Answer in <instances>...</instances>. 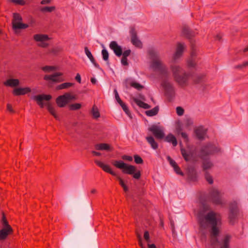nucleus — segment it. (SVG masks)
Returning <instances> with one entry per match:
<instances>
[{
  "label": "nucleus",
  "mask_w": 248,
  "mask_h": 248,
  "mask_svg": "<svg viewBox=\"0 0 248 248\" xmlns=\"http://www.w3.org/2000/svg\"><path fill=\"white\" fill-rule=\"evenodd\" d=\"M92 114L93 116L95 119H97L100 116V112L97 107L95 105L93 106L92 109Z\"/></svg>",
  "instance_id": "7c9ffc66"
},
{
  "label": "nucleus",
  "mask_w": 248,
  "mask_h": 248,
  "mask_svg": "<svg viewBox=\"0 0 248 248\" xmlns=\"http://www.w3.org/2000/svg\"><path fill=\"white\" fill-rule=\"evenodd\" d=\"M109 47L113 50L117 56L120 57L122 55V49L116 42L111 41L109 44Z\"/></svg>",
  "instance_id": "dca6fc26"
},
{
  "label": "nucleus",
  "mask_w": 248,
  "mask_h": 248,
  "mask_svg": "<svg viewBox=\"0 0 248 248\" xmlns=\"http://www.w3.org/2000/svg\"><path fill=\"white\" fill-rule=\"evenodd\" d=\"M174 170L177 174H180L181 175H183V173L181 171L180 168L179 167L178 165L174 167Z\"/></svg>",
  "instance_id": "5fc2aeb1"
},
{
  "label": "nucleus",
  "mask_w": 248,
  "mask_h": 248,
  "mask_svg": "<svg viewBox=\"0 0 248 248\" xmlns=\"http://www.w3.org/2000/svg\"><path fill=\"white\" fill-rule=\"evenodd\" d=\"M122 158L124 160H127L128 161H131L133 160V158L132 156L127 155H124L122 156Z\"/></svg>",
  "instance_id": "13d9d810"
},
{
  "label": "nucleus",
  "mask_w": 248,
  "mask_h": 248,
  "mask_svg": "<svg viewBox=\"0 0 248 248\" xmlns=\"http://www.w3.org/2000/svg\"><path fill=\"white\" fill-rule=\"evenodd\" d=\"M230 239L231 236L229 235H226L223 240V246L221 248H228Z\"/></svg>",
  "instance_id": "473e14b6"
},
{
  "label": "nucleus",
  "mask_w": 248,
  "mask_h": 248,
  "mask_svg": "<svg viewBox=\"0 0 248 248\" xmlns=\"http://www.w3.org/2000/svg\"><path fill=\"white\" fill-rule=\"evenodd\" d=\"M7 109L8 111H9L10 112H11L12 113H14L15 112L14 109L12 108V105L10 104H8L7 105Z\"/></svg>",
  "instance_id": "e2e57ef3"
},
{
  "label": "nucleus",
  "mask_w": 248,
  "mask_h": 248,
  "mask_svg": "<svg viewBox=\"0 0 248 248\" xmlns=\"http://www.w3.org/2000/svg\"><path fill=\"white\" fill-rule=\"evenodd\" d=\"M75 79L77 80V81L78 82H79V83L81 82V77H80V75L79 74H77Z\"/></svg>",
  "instance_id": "0e129e2a"
},
{
  "label": "nucleus",
  "mask_w": 248,
  "mask_h": 248,
  "mask_svg": "<svg viewBox=\"0 0 248 248\" xmlns=\"http://www.w3.org/2000/svg\"><path fill=\"white\" fill-rule=\"evenodd\" d=\"M22 20V18L19 14L17 13L13 14L12 25L14 30L24 29L29 27L28 24L21 23Z\"/></svg>",
  "instance_id": "423d86ee"
},
{
  "label": "nucleus",
  "mask_w": 248,
  "mask_h": 248,
  "mask_svg": "<svg viewBox=\"0 0 248 248\" xmlns=\"http://www.w3.org/2000/svg\"><path fill=\"white\" fill-rule=\"evenodd\" d=\"M117 179L119 181V184L123 188V189L125 192H127L128 191V187L127 186L124 184L123 180L119 176H117Z\"/></svg>",
  "instance_id": "72a5a7b5"
},
{
  "label": "nucleus",
  "mask_w": 248,
  "mask_h": 248,
  "mask_svg": "<svg viewBox=\"0 0 248 248\" xmlns=\"http://www.w3.org/2000/svg\"><path fill=\"white\" fill-rule=\"evenodd\" d=\"M185 46L184 43H178L177 44L176 51L173 55V60L176 61L181 57L183 53Z\"/></svg>",
  "instance_id": "2eb2a0df"
},
{
  "label": "nucleus",
  "mask_w": 248,
  "mask_h": 248,
  "mask_svg": "<svg viewBox=\"0 0 248 248\" xmlns=\"http://www.w3.org/2000/svg\"><path fill=\"white\" fill-rule=\"evenodd\" d=\"M4 85L9 87H16L19 84V81L17 79H9L4 82Z\"/></svg>",
  "instance_id": "b1692460"
},
{
  "label": "nucleus",
  "mask_w": 248,
  "mask_h": 248,
  "mask_svg": "<svg viewBox=\"0 0 248 248\" xmlns=\"http://www.w3.org/2000/svg\"><path fill=\"white\" fill-rule=\"evenodd\" d=\"M31 92L29 87L15 88L13 91V94L16 96H19L26 94Z\"/></svg>",
  "instance_id": "a211bd4d"
},
{
  "label": "nucleus",
  "mask_w": 248,
  "mask_h": 248,
  "mask_svg": "<svg viewBox=\"0 0 248 248\" xmlns=\"http://www.w3.org/2000/svg\"><path fill=\"white\" fill-rule=\"evenodd\" d=\"M176 113L178 115L182 116L184 113V109L181 107H177L176 108Z\"/></svg>",
  "instance_id": "8fccbe9b"
},
{
  "label": "nucleus",
  "mask_w": 248,
  "mask_h": 248,
  "mask_svg": "<svg viewBox=\"0 0 248 248\" xmlns=\"http://www.w3.org/2000/svg\"><path fill=\"white\" fill-rule=\"evenodd\" d=\"M135 162L138 164H142L143 162V159L140 156L136 155H134Z\"/></svg>",
  "instance_id": "37998d69"
},
{
  "label": "nucleus",
  "mask_w": 248,
  "mask_h": 248,
  "mask_svg": "<svg viewBox=\"0 0 248 248\" xmlns=\"http://www.w3.org/2000/svg\"><path fill=\"white\" fill-rule=\"evenodd\" d=\"M94 162L97 166L101 168L105 172L108 173L113 176H116V173L111 170V168L108 165L104 164L103 162L98 160H95Z\"/></svg>",
  "instance_id": "f3484780"
},
{
  "label": "nucleus",
  "mask_w": 248,
  "mask_h": 248,
  "mask_svg": "<svg viewBox=\"0 0 248 248\" xmlns=\"http://www.w3.org/2000/svg\"><path fill=\"white\" fill-rule=\"evenodd\" d=\"M33 39L36 42H40L38 46L40 47L45 48L48 46V44L45 42L46 41L49 40V37L47 35L41 34H35L33 36Z\"/></svg>",
  "instance_id": "9d476101"
},
{
  "label": "nucleus",
  "mask_w": 248,
  "mask_h": 248,
  "mask_svg": "<svg viewBox=\"0 0 248 248\" xmlns=\"http://www.w3.org/2000/svg\"><path fill=\"white\" fill-rule=\"evenodd\" d=\"M113 165L116 168L122 170L124 174L132 175L133 178L139 179L141 177L140 170H138L134 166L125 163L122 160H116L113 163Z\"/></svg>",
  "instance_id": "20e7f679"
},
{
  "label": "nucleus",
  "mask_w": 248,
  "mask_h": 248,
  "mask_svg": "<svg viewBox=\"0 0 248 248\" xmlns=\"http://www.w3.org/2000/svg\"><path fill=\"white\" fill-rule=\"evenodd\" d=\"M102 56H103V59L105 61L107 62V63H108V62L109 54H108V51L106 49H103L102 50Z\"/></svg>",
  "instance_id": "c9c22d12"
},
{
  "label": "nucleus",
  "mask_w": 248,
  "mask_h": 248,
  "mask_svg": "<svg viewBox=\"0 0 248 248\" xmlns=\"http://www.w3.org/2000/svg\"><path fill=\"white\" fill-rule=\"evenodd\" d=\"M13 230L12 227L2 228L0 230V240H4L6 239L8 235L13 233Z\"/></svg>",
  "instance_id": "aec40b11"
},
{
  "label": "nucleus",
  "mask_w": 248,
  "mask_h": 248,
  "mask_svg": "<svg viewBox=\"0 0 248 248\" xmlns=\"http://www.w3.org/2000/svg\"><path fill=\"white\" fill-rule=\"evenodd\" d=\"M127 58V57L122 56V58L121 59V63L122 65L124 66H127L128 65Z\"/></svg>",
  "instance_id": "603ef678"
},
{
  "label": "nucleus",
  "mask_w": 248,
  "mask_h": 248,
  "mask_svg": "<svg viewBox=\"0 0 248 248\" xmlns=\"http://www.w3.org/2000/svg\"><path fill=\"white\" fill-rule=\"evenodd\" d=\"M195 133L199 140H202L204 139L206 131L203 127H199L195 130Z\"/></svg>",
  "instance_id": "4be33fe9"
},
{
  "label": "nucleus",
  "mask_w": 248,
  "mask_h": 248,
  "mask_svg": "<svg viewBox=\"0 0 248 248\" xmlns=\"http://www.w3.org/2000/svg\"><path fill=\"white\" fill-rule=\"evenodd\" d=\"M131 50L130 49H127L124 51V52H122V56L127 57L129 56L131 53Z\"/></svg>",
  "instance_id": "4d7b16f0"
},
{
  "label": "nucleus",
  "mask_w": 248,
  "mask_h": 248,
  "mask_svg": "<svg viewBox=\"0 0 248 248\" xmlns=\"http://www.w3.org/2000/svg\"><path fill=\"white\" fill-rule=\"evenodd\" d=\"M130 86L138 90H141L142 89L144 88L143 86L141 85L139 83L136 82H132L130 83Z\"/></svg>",
  "instance_id": "4c0bfd02"
},
{
  "label": "nucleus",
  "mask_w": 248,
  "mask_h": 248,
  "mask_svg": "<svg viewBox=\"0 0 248 248\" xmlns=\"http://www.w3.org/2000/svg\"><path fill=\"white\" fill-rule=\"evenodd\" d=\"M133 100L134 102L140 108H143L144 109H148L150 108V106L149 105L143 102L141 100H139L137 98H134Z\"/></svg>",
  "instance_id": "c85d7f7f"
},
{
  "label": "nucleus",
  "mask_w": 248,
  "mask_h": 248,
  "mask_svg": "<svg viewBox=\"0 0 248 248\" xmlns=\"http://www.w3.org/2000/svg\"><path fill=\"white\" fill-rule=\"evenodd\" d=\"M1 222L3 225V228H8V227H11L8 224L5 216L3 215L2 217Z\"/></svg>",
  "instance_id": "a18cd8bd"
},
{
  "label": "nucleus",
  "mask_w": 248,
  "mask_h": 248,
  "mask_svg": "<svg viewBox=\"0 0 248 248\" xmlns=\"http://www.w3.org/2000/svg\"><path fill=\"white\" fill-rule=\"evenodd\" d=\"M159 111L158 106L155 107L153 109L147 110L145 112L146 114L148 116H153L156 115Z\"/></svg>",
  "instance_id": "c756f323"
},
{
  "label": "nucleus",
  "mask_w": 248,
  "mask_h": 248,
  "mask_svg": "<svg viewBox=\"0 0 248 248\" xmlns=\"http://www.w3.org/2000/svg\"><path fill=\"white\" fill-rule=\"evenodd\" d=\"M238 212V209L237 207V203L236 202L234 201L230 205V214L229 218L231 224H234Z\"/></svg>",
  "instance_id": "6e6552de"
},
{
  "label": "nucleus",
  "mask_w": 248,
  "mask_h": 248,
  "mask_svg": "<svg viewBox=\"0 0 248 248\" xmlns=\"http://www.w3.org/2000/svg\"><path fill=\"white\" fill-rule=\"evenodd\" d=\"M247 66H248V61L244 62L242 64L237 65L236 67L242 68H243L244 67H247Z\"/></svg>",
  "instance_id": "052dcab7"
},
{
  "label": "nucleus",
  "mask_w": 248,
  "mask_h": 248,
  "mask_svg": "<svg viewBox=\"0 0 248 248\" xmlns=\"http://www.w3.org/2000/svg\"><path fill=\"white\" fill-rule=\"evenodd\" d=\"M168 160L170 162V164L171 165V166L174 168V167H175L176 166H177V164L175 162V161L172 159L170 157V156H168Z\"/></svg>",
  "instance_id": "6e6d98bb"
},
{
  "label": "nucleus",
  "mask_w": 248,
  "mask_h": 248,
  "mask_svg": "<svg viewBox=\"0 0 248 248\" xmlns=\"http://www.w3.org/2000/svg\"><path fill=\"white\" fill-rule=\"evenodd\" d=\"M188 178L189 179H190L191 180L193 181H194L196 180L197 176H196V172L194 170H192L191 174L189 173L188 174Z\"/></svg>",
  "instance_id": "09e8293b"
},
{
  "label": "nucleus",
  "mask_w": 248,
  "mask_h": 248,
  "mask_svg": "<svg viewBox=\"0 0 248 248\" xmlns=\"http://www.w3.org/2000/svg\"><path fill=\"white\" fill-rule=\"evenodd\" d=\"M119 105L121 106V107L122 108L124 111L125 112V113L128 116H130V113L127 106L123 102H122V103L119 104Z\"/></svg>",
  "instance_id": "ea45409f"
},
{
  "label": "nucleus",
  "mask_w": 248,
  "mask_h": 248,
  "mask_svg": "<svg viewBox=\"0 0 248 248\" xmlns=\"http://www.w3.org/2000/svg\"><path fill=\"white\" fill-rule=\"evenodd\" d=\"M205 178L206 181L209 183V184H213V179L212 178V177L209 174V173L207 171H206L205 172Z\"/></svg>",
  "instance_id": "79ce46f5"
},
{
  "label": "nucleus",
  "mask_w": 248,
  "mask_h": 248,
  "mask_svg": "<svg viewBox=\"0 0 248 248\" xmlns=\"http://www.w3.org/2000/svg\"><path fill=\"white\" fill-rule=\"evenodd\" d=\"M204 76H205L202 74L196 76L193 79L194 83L198 84L202 82Z\"/></svg>",
  "instance_id": "e433bc0d"
},
{
  "label": "nucleus",
  "mask_w": 248,
  "mask_h": 248,
  "mask_svg": "<svg viewBox=\"0 0 248 248\" xmlns=\"http://www.w3.org/2000/svg\"><path fill=\"white\" fill-rule=\"evenodd\" d=\"M146 139L148 142L150 144L152 148L155 150L157 149L158 148V144L157 143L155 140V139L152 136L150 137H147L146 138Z\"/></svg>",
  "instance_id": "cd10ccee"
},
{
  "label": "nucleus",
  "mask_w": 248,
  "mask_h": 248,
  "mask_svg": "<svg viewBox=\"0 0 248 248\" xmlns=\"http://www.w3.org/2000/svg\"><path fill=\"white\" fill-rule=\"evenodd\" d=\"M62 48L61 47L57 46V47L53 48L51 49L50 52L53 53L54 55H57L60 52H61L62 51Z\"/></svg>",
  "instance_id": "de8ad7c7"
},
{
  "label": "nucleus",
  "mask_w": 248,
  "mask_h": 248,
  "mask_svg": "<svg viewBox=\"0 0 248 248\" xmlns=\"http://www.w3.org/2000/svg\"><path fill=\"white\" fill-rule=\"evenodd\" d=\"M114 94H115V99L116 100H117V101L118 102V103L119 104H121V103H122V100L121 99L119 95V94L116 90V89H115L114 91Z\"/></svg>",
  "instance_id": "3c124183"
},
{
  "label": "nucleus",
  "mask_w": 248,
  "mask_h": 248,
  "mask_svg": "<svg viewBox=\"0 0 248 248\" xmlns=\"http://www.w3.org/2000/svg\"><path fill=\"white\" fill-rule=\"evenodd\" d=\"M191 52L190 54V58L187 61V65L189 67L195 68L196 65V52L194 49L193 46H191Z\"/></svg>",
  "instance_id": "6ab92c4d"
},
{
  "label": "nucleus",
  "mask_w": 248,
  "mask_h": 248,
  "mask_svg": "<svg viewBox=\"0 0 248 248\" xmlns=\"http://www.w3.org/2000/svg\"><path fill=\"white\" fill-rule=\"evenodd\" d=\"M182 33L184 35L188 38H189L191 36L190 31L188 28H184L183 29Z\"/></svg>",
  "instance_id": "c03bdc74"
},
{
  "label": "nucleus",
  "mask_w": 248,
  "mask_h": 248,
  "mask_svg": "<svg viewBox=\"0 0 248 248\" xmlns=\"http://www.w3.org/2000/svg\"><path fill=\"white\" fill-rule=\"evenodd\" d=\"M149 130L153 134L156 139H162L164 137L165 134L163 131L157 125H152L149 128Z\"/></svg>",
  "instance_id": "ddd939ff"
},
{
  "label": "nucleus",
  "mask_w": 248,
  "mask_h": 248,
  "mask_svg": "<svg viewBox=\"0 0 248 248\" xmlns=\"http://www.w3.org/2000/svg\"><path fill=\"white\" fill-rule=\"evenodd\" d=\"M52 98L51 95L49 94H40L38 95L33 96L32 98L36 100L37 104L41 108H44V104L43 102V100L48 101Z\"/></svg>",
  "instance_id": "4468645a"
},
{
  "label": "nucleus",
  "mask_w": 248,
  "mask_h": 248,
  "mask_svg": "<svg viewBox=\"0 0 248 248\" xmlns=\"http://www.w3.org/2000/svg\"><path fill=\"white\" fill-rule=\"evenodd\" d=\"M42 69L45 72H49L55 70L56 68L52 66H45L43 67Z\"/></svg>",
  "instance_id": "a19ab883"
},
{
  "label": "nucleus",
  "mask_w": 248,
  "mask_h": 248,
  "mask_svg": "<svg viewBox=\"0 0 248 248\" xmlns=\"http://www.w3.org/2000/svg\"><path fill=\"white\" fill-rule=\"evenodd\" d=\"M95 148L97 150L101 151H111L112 149L109 144L105 143L96 144Z\"/></svg>",
  "instance_id": "5701e85b"
},
{
  "label": "nucleus",
  "mask_w": 248,
  "mask_h": 248,
  "mask_svg": "<svg viewBox=\"0 0 248 248\" xmlns=\"http://www.w3.org/2000/svg\"><path fill=\"white\" fill-rule=\"evenodd\" d=\"M12 1L20 5H24L25 4V1L23 0H12Z\"/></svg>",
  "instance_id": "864d4df0"
},
{
  "label": "nucleus",
  "mask_w": 248,
  "mask_h": 248,
  "mask_svg": "<svg viewBox=\"0 0 248 248\" xmlns=\"http://www.w3.org/2000/svg\"><path fill=\"white\" fill-rule=\"evenodd\" d=\"M200 227L202 229L210 228L212 237L211 243L214 244L217 242V236L219 233V228L222 224L220 215L213 211H210L206 214L200 213L198 216Z\"/></svg>",
  "instance_id": "f257e3e1"
},
{
  "label": "nucleus",
  "mask_w": 248,
  "mask_h": 248,
  "mask_svg": "<svg viewBox=\"0 0 248 248\" xmlns=\"http://www.w3.org/2000/svg\"><path fill=\"white\" fill-rule=\"evenodd\" d=\"M220 150L218 147L213 144L209 143L202 148L201 155L202 156H205L217 153Z\"/></svg>",
  "instance_id": "0eeeda50"
},
{
  "label": "nucleus",
  "mask_w": 248,
  "mask_h": 248,
  "mask_svg": "<svg viewBox=\"0 0 248 248\" xmlns=\"http://www.w3.org/2000/svg\"><path fill=\"white\" fill-rule=\"evenodd\" d=\"M81 107V105L79 103L73 104L70 105V108L71 110H77Z\"/></svg>",
  "instance_id": "49530a36"
},
{
  "label": "nucleus",
  "mask_w": 248,
  "mask_h": 248,
  "mask_svg": "<svg viewBox=\"0 0 248 248\" xmlns=\"http://www.w3.org/2000/svg\"><path fill=\"white\" fill-rule=\"evenodd\" d=\"M148 248H156L155 245L154 244H148Z\"/></svg>",
  "instance_id": "774afa93"
},
{
  "label": "nucleus",
  "mask_w": 248,
  "mask_h": 248,
  "mask_svg": "<svg viewBox=\"0 0 248 248\" xmlns=\"http://www.w3.org/2000/svg\"><path fill=\"white\" fill-rule=\"evenodd\" d=\"M74 85V83L71 82H65L62 83L60 85H58L56 87V89L57 90H61L63 89H68L71 87L73 86Z\"/></svg>",
  "instance_id": "bb28decb"
},
{
  "label": "nucleus",
  "mask_w": 248,
  "mask_h": 248,
  "mask_svg": "<svg viewBox=\"0 0 248 248\" xmlns=\"http://www.w3.org/2000/svg\"><path fill=\"white\" fill-rule=\"evenodd\" d=\"M148 53L152 60L150 65L151 67L154 71H158L164 78L162 80L161 86L164 88L165 93L169 97H174L175 89L173 84L167 78L169 76L167 67L160 60L158 53L154 50H150Z\"/></svg>",
  "instance_id": "f03ea898"
},
{
  "label": "nucleus",
  "mask_w": 248,
  "mask_h": 248,
  "mask_svg": "<svg viewBox=\"0 0 248 248\" xmlns=\"http://www.w3.org/2000/svg\"><path fill=\"white\" fill-rule=\"evenodd\" d=\"M75 97L69 93L59 96L56 99V102L58 107L63 108L65 107L71 100H74Z\"/></svg>",
  "instance_id": "39448f33"
},
{
  "label": "nucleus",
  "mask_w": 248,
  "mask_h": 248,
  "mask_svg": "<svg viewBox=\"0 0 248 248\" xmlns=\"http://www.w3.org/2000/svg\"><path fill=\"white\" fill-rule=\"evenodd\" d=\"M131 35V41L132 44L136 47H141L142 44L141 42L138 39L137 35V32L134 28H131L130 31Z\"/></svg>",
  "instance_id": "f8f14e48"
},
{
  "label": "nucleus",
  "mask_w": 248,
  "mask_h": 248,
  "mask_svg": "<svg viewBox=\"0 0 248 248\" xmlns=\"http://www.w3.org/2000/svg\"><path fill=\"white\" fill-rule=\"evenodd\" d=\"M62 73L56 72L52 75H46L44 78L46 80H51L54 82H61L63 81L64 79L62 77Z\"/></svg>",
  "instance_id": "9b49d317"
},
{
  "label": "nucleus",
  "mask_w": 248,
  "mask_h": 248,
  "mask_svg": "<svg viewBox=\"0 0 248 248\" xmlns=\"http://www.w3.org/2000/svg\"><path fill=\"white\" fill-rule=\"evenodd\" d=\"M92 153L95 156H100L101 155L100 153L94 151H92Z\"/></svg>",
  "instance_id": "338daca9"
},
{
  "label": "nucleus",
  "mask_w": 248,
  "mask_h": 248,
  "mask_svg": "<svg viewBox=\"0 0 248 248\" xmlns=\"http://www.w3.org/2000/svg\"><path fill=\"white\" fill-rule=\"evenodd\" d=\"M144 238L145 239V240L149 242L150 241L149 239V233L148 231H145L144 233Z\"/></svg>",
  "instance_id": "bf43d9fd"
},
{
  "label": "nucleus",
  "mask_w": 248,
  "mask_h": 248,
  "mask_svg": "<svg viewBox=\"0 0 248 248\" xmlns=\"http://www.w3.org/2000/svg\"><path fill=\"white\" fill-rule=\"evenodd\" d=\"M47 109L48 111L49 112V113L54 116V117L58 120H59V117L57 114L55 109L52 106L51 104L50 103H47L46 104Z\"/></svg>",
  "instance_id": "a878e982"
},
{
  "label": "nucleus",
  "mask_w": 248,
  "mask_h": 248,
  "mask_svg": "<svg viewBox=\"0 0 248 248\" xmlns=\"http://www.w3.org/2000/svg\"><path fill=\"white\" fill-rule=\"evenodd\" d=\"M181 154H182L183 157L184 158L185 160L186 161H188L190 160V158L189 154H188L186 152V150H185L184 149H182L181 150Z\"/></svg>",
  "instance_id": "58836bf2"
},
{
  "label": "nucleus",
  "mask_w": 248,
  "mask_h": 248,
  "mask_svg": "<svg viewBox=\"0 0 248 248\" xmlns=\"http://www.w3.org/2000/svg\"><path fill=\"white\" fill-rule=\"evenodd\" d=\"M55 9V6H46L41 8L40 11L42 12H51Z\"/></svg>",
  "instance_id": "f704fd0d"
},
{
  "label": "nucleus",
  "mask_w": 248,
  "mask_h": 248,
  "mask_svg": "<svg viewBox=\"0 0 248 248\" xmlns=\"http://www.w3.org/2000/svg\"><path fill=\"white\" fill-rule=\"evenodd\" d=\"M210 199L215 204L219 205L222 203L220 194L216 189H213L210 192Z\"/></svg>",
  "instance_id": "1a4fd4ad"
},
{
  "label": "nucleus",
  "mask_w": 248,
  "mask_h": 248,
  "mask_svg": "<svg viewBox=\"0 0 248 248\" xmlns=\"http://www.w3.org/2000/svg\"><path fill=\"white\" fill-rule=\"evenodd\" d=\"M170 68L174 80L182 87L186 86L188 84L189 74L176 64H171Z\"/></svg>",
  "instance_id": "7ed1b4c3"
},
{
  "label": "nucleus",
  "mask_w": 248,
  "mask_h": 248,
  "mask_svg": "<svg viewBox=\"0 0 248 248\" xmlns=\"http://www.w3.org/2000/svg\"><path fill=\"white\" fill-rule=\"evenodd\" d=\"M167 142L171 143L173 146H176L177 144V141L176 138L171 134L168 135L165 139Z\"/></svg>",
  "instance_id": "393cba45"
},
{
  "label": "nucleus",
  "mask_w": 248,
  "mask_h": 248,
  "mask_svg": "<svg viewBox=\"0 0 248 248\" xmlns=\"http://www.w3.org/2000/svg\"><path fill=\"white\" fill-rule=\"evenodd\" d=\"M50 2H51L50 0H42L41 1L40 3L41 4L44 5V4H49Z\"/></svg>",
  "instance_id": "69168bd1"
},
{
  "label": "nucleus",
  "mask_w": 248,
  "mask_h": 248,
  "mask_svg": "<svg viewBox=\"0 0 248 248\" xmlns=\"http://www.w3.org/2000/svg\"><path fill=\"white\" fill-rule=\"evenodd\" d=\"M213 166V164L208 160H205L202 164L203 170L206 171L207 170L210 169Z\"/></svg>",
  "instance_id": "2f4dec72"
},
{
  "label": "nucleus",
  "mask_w": 248,
  "mask_h": 248,
  "mask_svg": "<svg viewBox=\"0 0 248 248\" xmlns=\"http://www.w3.org/2000/svg\"><path fill=\"white\" fill-rule=\"evenodd\" d=\"M84 51L86 56L90 59L92 63L93 64V65L97 68L100 69V67L98 63H97L95 62V60L93 56L91 51L89 50L87 47H84Z\"/></svg>",
  "instance_id": "412c9836"
},
{
  "label": "nucleus",
  "mask_w": 248,
  "mask_h": 248,
  "mask_svg": "<svg viewBox=\"0 0 248 248\" xmlns=\"http://www.w3.org/2000/svg\"><path fill=\"white\" fill-rule=\"evenodd\" d=\"M181 135L182 137L186 140V141H188V136L186 133L182 132L181 133Z\"/></svg>",
  "instance_id": "680f3d73"
}]
</instances>
